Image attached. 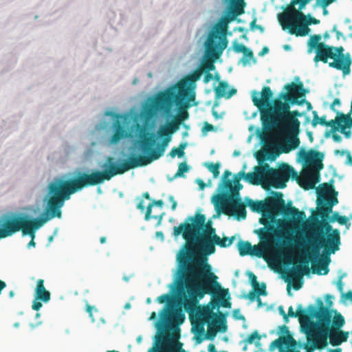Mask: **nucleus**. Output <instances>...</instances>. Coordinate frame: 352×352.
Returning a JSON list of instances; mask_svg holds the SVG:
<instances>
[{"instance_id":"nucleus-1","label":"nucleus","mask_w":352,"mask_h":352,"mask_svg":"<svg viewBox=\"0 0 352 352\" xmlns=\"http://www.w3.org/2000/svg\"><path fill=\"white\" fill-rule=\"evenodd\" d=\"M211 220L206 221L205 214L197 212L186 218L184 223L173 228V235L182 234L186 244L177 255L178 269L175 281V293L184 299L186 311L193 312L206 294L212 295L217 303L230 308L228 289L221 287L218 277L212 272L208 258L198 256L193 259V243L215 231Z\"/></svg>"},{"instance_id":"nucleus-2","label":"nucleus","mask_w":352,"mask_h":352,"mask_svg":"<svg viewBox=\"0 0 352 352\" xmlns=\"http://www.w3.org/2000/svg\"><path fill=\"white\" fill-rule=\"evenodd\" d=\"M93 186L86 172H78L68 179L56 178L47 186L44 200L46 206L39 218L30 219L24 214L10 213L0 218V239L12 236L21 231L23 236L35 237V231L54 218H61V208L71 195L85 188Z\"/></svg>"},{"instance_id":"nucleus-3","label":"nucleus","mask_w":352,"mask_h":352,"mask_svg":"<svg viewBox=\"0 0 352 352\" xmlns=\"http://www.w3.org/2000/svg\"><path fill=\"white\" fill-rule=\"evenodd\" d=\"M287 92H280L272 100L273 92L270 87L265 86L261 93L252 92V100L260 111L261 119L265 126L275 129L279 132H291L298 134L300 121L297 117L302 116L298 110L290 111V104H301L307 91L302 82H291L284 86Z\"/></svg>"},{"instance_id":"nucleus-4","label":"nucleus","mask_w":352,"mask_h":352,"mask_svg":"<svg viewBox=\"0 0 352 352\" xmlns=\"http://www.w3.org/2000/svg\"><path fill=\"white\" fill-rule=\"evenodd\" d=\"M136 128L140 131V140L138 141V144L143 155H131L119 165L113 163V158L109 157L107 158V162L110 164L109 169L104 171L94 170L91 173H87V176L93 186L102 183L104 180H110L113 176L122 175L131 169L147 166L164 155L172 135L167 124L161 126L157 131L158 136L164 139L162 144H157L156 148H153L155 143V134L146 132L145 128L139 124H136Z\"/></svg>"},{"instance_id":"nucleus-5","label":"nucleus","mask_w":352,"mask_h":352,"mask_svg":"<svg viewBox=\"0 0 352 352\" xmlns=\"http://www.w3.org/2000/svg\"><path fill=\"white\" fill-rule=\"evenodd\" d=\"M337 192L331 197H318V210L316 215L322 220L315 219L313 229V237L310 241L309 248L313 256L318 257L320 251L324 248L327 254H334L339 250L340 244V233L338 229H333L332 226L327 221L329 214L332 212V208L338 203L336 197Z\"/></svg>"},{"instance_id":"nucleus-6","label":"nucleus","mask_w":352,"mask_h":352,"mask_svg":"<svg viewBox=\"0 0 352 352\" xmlns=\"http://www.w3.org/2000/svg\"><path fill=\"white\" fill-rule=\"evenodd\" d=\"M195 100V96H186L182 90L177 93L165 89L155 96L146 107V112L149 117H152L157 112H162L168 116L175 105L177 107V114L175 118L182 123L189 118L188 109L193 105H197L196 102L191 104Z\"/></svg>"},{"instance_id":"nucleus-7","label":"nucleus","mask_w":352,"mask_h":352,"mask_svg":"<svg viewBox=\"0 0 352 352\" xmlns=\"http://www.w3.org/2000/svg\"><path fill=\"white\" fill-rule=\"evenodd\" d=\"M321 39L320 34H314L308 41L309 50L314 49L316 50L314 61L328 63L330 67L342 71L344 75L349 74L352 63L349 53L344 54V49L342 46L329 45L320 42Z\"/></svg>"},{"instance_id":"nucleus-8","label":"nucleus","mask_w":352,"mask_h":352,"mask_svg":"<svg viewBox=\"0 0 352 352\" xmlns=\"http://www.w3.org/2000/svg\"><path fill=\"white\" fill-rule=\"evenodd\" d=\"M230 3V13L231 19L217 23L210 31L206 42V55L209 58L215 60L219 58L223 50L227 47L228 39L226 34L228 23L230 20H234L237 16L245 12L244 0H228Z\"/></svg>"},{"instance_id":"nucleus-9","label":"nucleus","mask_w":352,"mask_h":352,"mask_svg":"<svg viewBox=\"0 0 352 352\" xmlns=\"http://www.w3.org/2000/svg\"><path fill=\"white\" fill-rule=\"evenodd\" d=\"M283 30L287 29L289 34L296 36H305L309 32V25L320 23V20L309 15V19L295 8H292V13H285L280 19Z\"/></svg>"},{"instance_id":"nucleus-10","label":"nucleus","mask_w":352,"mask_h":352,"mask_svg":"<svg viewBox=\"0 0 352 352\" xmlns=\"http://www.w3.org/2000/svg\"><path fill=\"white\" fill-rule=\"evenodd\" d=\"M298 157L304 162L306 166V175L311 182L307 189L313 188L314 184L319 180L320 170L324 168L322 163L324 157V153L314 149L306 151L302 148L298 152Z\"/></svg>"},{"instance_id":"nucleus-11","label":"nucleus","mask_w":352,"mask_h":352,"mask_svg":"<svg viewBox=\"0 0 352 352\" xmlns=\"http://www.w3.org/2000/svg\"><path fill=\"white\" fill-rule=\"evenodd\" d=\"M265 188L272 186L275 188H284L290 177H297V173L287 164H283L278 169L271 168L268 164L265 171Z\"/></svg>"},{"instance_id":"nucleus-12","label":"nucleus","mask_w":352,"mask_h":352,"mask_svg":"<svg viewBox=\"0 0 352 352\" xmlns=\"http://www.w3.org/2000/svg\"><path fill=\"white\" fill-rule=\"evenodd\" d=\"M215 207H220L221 212L227 215H234L238 219H245L247 216L245 205L241 197L233 198L227 193L219 195L214 201Z\"/></svg>"},{"instance_id":"nucleus-13","label":"nucleus","mask_w":352,"mask_h":352,"mask_svg":"<svg viewBox=\"0 0 352 352\" xmlns=\"http://www.w3.org/2000/svg\"><path fill=\"white\" fill-rule=\"evenodd\" d=\"M283 196L282 192H276L275 197L269 198V206L273 208V210H280L285 216H291L293 223L296 226L300 225L306 218L305 212L300 211L294 206H286Z\"/></svg>"},{"instance_id":"nucleus-14","label":"nucleus","mask_w":352,"mask_h":352,"mask_svg":"<svg viewBox=\"0 0 352 352\" xmlns=\"http://www.w3.org/2000/svg\"><path fill=\"white\" fill-rule=\"evenodd\" d=\"M193 243L194 254L195 251L199 252V256H205L214 254L215 252V245L220 247L221 245H224L221 241V238L216 234V230L210 233L208 236L199 239Z\"/></svg>"},{"instance_id":"nucleus-15","label":"nucleus","mask_w":352,"mask_h":352,"mask_svg":"<svg viewBox=\"0 0 352 352\" xmlns=\"http://www.w3.org/2000/svg\"><path fill=\"white\" fill-rule=\"evenodd\" d=\"M116 118L112 123V135L109 139L110 144H117L122 140L131 137V132L126 124L127 118L126 116L116 113Z\"/></svg>"},{"instance_id":"nucleus-16","label":"nucleus","mask_w":352,"mask_h":352,"mask_svg":"<svg viewBox=\"0 0 352 352\" xmlns=\"http://www.w3.org/2000/svg\"><path fill=\"white\" fill-rule=\"evenodd\" d=\"M201 74L202 70L201 69H198L191 74L185 77L184 80L179 81L176 85L167 88L166 89H170L177 93H179L180 90H182L186 93V96H191V95H193L195 96V92L190 87L192 85L195 84L196 81L200 79Z\"/></svg>"},{"instance_id":"nucleus-17","label":"nucleus","mask_w":352,"mask_h":352,"mask_svg":"<svg viewBox=\"0 0 352 352\" xmlns=\"http://www.w3.org/2000/svg\"><path fill=\"white\" fill-rule=\"evenodd\" d=\"M259 223L264 225V227L257 230L256 233L262 241L263 246L267 247L272 241L274 236L280 237V235L268 219L261 217L259 219Z\"/></svg>"},{"instance_id":"nucleus-18","label":"nucleus","mask_w":352,"mask_h":352,"mask_svg":"<svg viewBox=\"0 0 352 352\" xmlns=\"http://www.w3.org/2000/svg\"><path fill=\"white\" fill-rule=\"evenodd\" d=\"M283 133H285L287 136L285 140L280 141L277 144V150L278 153L274 154L272 160L276 159V157L278 155L279 153H288L292 151L295 150L300 145V140L298 138V134L292 133L291 132H282Z\"/></svg>"},{"instance_id":"nucleus-19","label":"nucleus","mask_w":352,"mask_h":352,"mask_svg":"<svg viewBox=\"0 0 352 352\" xmlns=\"http://www.w3.org/2000/svg\"><path fill=\"white\" fill-rule=\"evenodd\" d=\"M297 346L296 340L292 336H280L274 340L270 344V349L277 348L279 352H300L296 350Z\"/></svg>"},{"instance_id":"nucleus-20","label":"nucleus","mask_w":352,"mask_h":352,"mask_svg":"<svg viewBox=\"0 0 352 352\" xmlns=\"http://www.w3.org/2000/svg\"><path fill=\"white\" fill-rule=\"evenodd\" d=\"M215 324H219L218 326L213 325L212 323H208V331L203 338L197 337V342L201 343L204 339L213 340L217 332H226L227 331V324L225 318L221 315V317L214 321Z\"/></svg>"},{"instance_id":"nucleus-21","label":"nucleus","mask_w":352,"mask_h":352,"mask_svg":"<svg viewBox=\"0 0 352 352\" xmlns=\"http://www.w3.org/2000/svg\"><path fill=\"white\" fill-rule=\"evenodd\" d=\"M266 167H268V164H264L261 166H256L255 168L256 172H250L248 173H245V180L253 185L261 184L263 188L265 186V171Z\"/></svg>"},{"instance_id":"nucleus-22","label":"nucleus","mask_w":352,"mask_h":352,"mask_svg":"<svg viewBox=\"0 0 352 352\" xmlns=\"http://www.w3.org/2000/svg\"><path fill=\"white\" fill-rule=\"evenodd\" d=\"M318 304V310L312 305L309 306L308 309L310 311L311 315L315 316L320 322L329 324L332 317L331 312L328 308L324 307L322 300H319Z\"/></svg>"},{"instance_id":"nucleus-23","label":"nucleus","mask_w":352,"mask_h":352,"mask_svg":"<svg viewBox=\"0 0 352 352\" xmlns=\"http://www.w3.org/2000/svg\"><path fill=\"white\" fill-rule=\"evenodd\" d=\"M170 337L171 335L168 331H162L156 337V342L162 346H170L172 352H179L180 350H182V352H185L182 349V344L180 342H176L175 343H172Z\"/></svg>"},{"instance_id":"nucleus-24","label":"nucleus","mask_w":352,"mask_h":352,"mask_svg":"<svg viewBox=\"0 0 352 352\" xmlns=\"http://www.w3.org/2000/svg\"><path fill=\"white\" fill-rule=\"evenodd\" d=\"M228 83L226 81H220L217 87L214 88V94L216 98H225L229 99L237 92L236 89L231 88L228 91Z\"/></svg>"},{"instance_id":"nucleus-25","label":"nucleus","mask_w":352,"mask_h":352,"mask_svg":"<svg viewBox=\"0 0 352 352\" xmlns=\"http://www.w3.org/2000/svg\"><path fill=\"white\" fill-rule=\"evenodd\" d=\"M164 319L170 324H181L185 320V314L179 308L167 311Z\"/></svg>"},{"instance_id":"nucleus-26","label":"nucleus","mask_w":352,"mask_h":352,"mask_svg":"<svg viewBox=\"0 0 352 352\" xmlns=\"http://www.w3.org/2000/svg\"><path fill=\"white\" fill-rule=\"evenodd\" d=\"M50 292L47 291L44 286V280L43 279H38L35 289L36 300L47 302L50 300Z\"/></svg>"},{"instance_id":"nucleus-27","label":"nucleus","mask_w":352,"mask_h":352,"mask_svg":"<svg viewBox=\"0 0 352 352\" xmlns=\"http://www.w3.org/2000/svg\"><path fill=\"white\" fill-rule=\"evenodd\" d=\"M153 206H157L162 208L164 206V201L162 199H160V200H153L151 203H150L146 208V213H145V219L146 221H148L151 219H155L157 220V223L160 224L161 221L162 220L163 216L164 215V212H162L160 215L152 216L151 215L152 207Z\"/></svg>"},{"instance_id":"nucleus-28","label":"nucleus","mask_w":352,"mask_h":352,"mask_svg":"<svg viewBox=\"0 0 352 352\" xmlns=\"http://www.w3.org/2000/svg\"><path fill=\"white\" fill-rule=\"evenodd\" d=\"M330 331L328 327L320 328L314 335V345L316 348H322L327 344L328 333Z\"/></svg>"},{"instance_id":"nucleus-29","label":"nucleus","mask_w":352,"mask_h":352,"mask_svg":"<svg viewBox=\"0 0 352 352\" xmlns=\"http://www.w3.org/2000/svg\"><path fill=\"white\" fill-rule=\"evenodd\" d=\"M214 314L208 309L206 307H198L197 313L195 314V320L197 322H201L202 324L209 323L210 320L212 318Z\"/></svg>"},{"instance_id":"nucleus-30","label":"nucleus","mask_w":352,"mask_h":352,"mask_svg":"<svg viewBox=\"0 0 352 352\" xmlns=\"http://www.w3.org/2000/svg\"><path fill=\"white\" fill-rule=\"evenodd\" d=\"M330 344L332 346H339L346 342L349 338V333L346 331H337L329 333Z\"/></svg>"},{"instance_id":"nucleus-31","label":"nucleus","mask_w":352,"mask_h":352,"mask_svg":"<svg viewBox=\"0 0 352 352\" xmlns=\"http://www.w3.org/2000/svg\"><path fill=\"white\" fill-rule=\"evenodd\" d=\"M268 200H269V199L267 200L266 203H264L262 201H254L253 200H252L249 198H246L247 203H248L249 207L250 208V209L252 211L256 212H261L266 210L267 209H272L268 205Z\"/></svg>"},{"instance_id":"nucleus-32","label":"nucleus","mask_w":352,"mask_h":352,"mask_svg":"<svg viewBox=\"0 0 352 352\" xmlns=\"http://www.w3.org/2000/svg\"><path fill=\"white\" fill-rule=\"evenodd\" d=\"M249 278L251 282V285L254 289L256 292L258 296H266L267 295V291H266V285L264 283H262L261 285H259V283L257 281V277L253 274L252 272H250L249 274Z\"/></svg>"},{"instance_id":"nucleus-33","label":"nucleus","mask_w":352,"mask_h":352,"mask_svg":"<svg viewBox=\"0 0 352 352\" xmlns=\"http://www.w3.org/2000/svg\"><path fill=\"white\" fill-rule=\"evenodd\" d=\"M301 262L304 263L305 265H297L292 271V276L293 278L300 279L302 277L303 275H307L309 273L310 270L308 265L309 260L305 259L302 261Z\"/></svg>"},{"instance_id":"nucleus-34","label":"nucleus","mask_w":352,"mask_h":352,"mask_svg":"<svg viewBox=\"0 0 352 352\" xmlns=\"http://www.w3.org/2000/svg\"><path fill=\"white\" fill-rule=\"evenodd\" d=\"M287 317H299L300 318H307V315L306 314V311L302 308L301 305H299L297 307L296 311H294V309L292 306H290L288 309V314H287Z\"/></svg>"},{"instance_id":"nucleus-35","label":"nucleus","mask_w":352,"mask_h":352,"mask_svg":"<svg viewBox=\"0 0 352 352\" xmlns=\"http://www.w3.org/2000/svg\"><path fill=\"white\" fill-rule=\"evenodd\" d=\"M328 263L319 262L317 264H314L312 266V273L318 275H326L329 272Z\"/></svg>"},{"instance_id":"nucleus-36","label":"nucleus","mask_w":352,"mask_h":352,"mask_svg":"<svg viewBox=\"0 0 352 352\" xmlns=\"http://www.w3.org/2000/svg\"><path fill=\"white\" fill-rule=\"evenodd\" d=\"M252 245L248 241H240L238 243V250L239 254L242 256L245 255H250Z\"/></svg>"},{"instance_id":"nucleus-37","label":"nucleus","mask_w":352,"mask_h":352,"mask_svg":"<svg viewBox=\"0 0 352 352\" xmlns=\"http://www.w3.org/2000/svg\"><path fill=\"white\" fill-rule=\"evenodd\" d=\"M342 113L338 112V115L334 120H331L327 121V124L326 126H331V131L335 132L341 127L342 126Z\"/></svg>"},{"instance_id":"nucleus-38","label":"nucleus","mask_w":352,"mask_h":352,"mask_svg":"<svg viewBox=\"0 0 352 352\" xmlns=\"http://www.w3.org/2000/svg\"><path fill=\"white\" fill-rule=\"evenodd\" d=\"M187 146L186 142L181 143L178 147H173L169 153V155L174 158L176 155L181 158L184 155V149Z\"/></svg>"},{"instance_id":"nucleus-39","label":"nucleus","mask_w":352,"mask_h":352,"mask_svg":"<svg viewBox=\"0 0 352 352\" xmlns=\"http://www.w3.org/2000/svg\"><path fill=\"white\" fill-rule=\"evenodd\" d=\"M331 192H336L334 191L333 186L331 184L324 183L321 185V187L318 190V197H325L324 195L331 194Z\"/></svg>"},{"instance_id":"nucleus-40","label":"nucleus","mask_w":352,"mask_h":352,"mask_svg":"<svg viewBox=\"0 0 352 352\" xmlns=\"http://www.w3.org/2000/svg\"><path fill=\"white\" fill-rule=\"evenodd\" d=\"M312 113L313 120L311 122V125L313 127H316L318 124L322 126H327V121L326 120L325 116L319 118L318 116V113L316 111H314Z\"/></svg>"},{"instance_id":"nucleus-41","label":"nucleus","mask_w":352,"mask_h":352,"mask_svg":"<svg viewBox=\"0 0 352 352\" xmlns=\"http://www.w3.org/2000/svg\"><path fill=\"white\" fill-rule=\"evenodd\" d=\"M205 166L213 174V177L217 178L219 175L220 164L219 162L213 164L212 162H206Z\"/></svg>"},{"instance_id":"nucleus-42","label":"nucleus","mask_w":352,"mask_h":352,"mask_svg":"<svg viewBox=\"0 0 352 352\" xmlns=\"http://www.w3.org/2000/svg\"><path fill=\"white\" fill-rule=\"evenodd\" d=\"M189 170V166L186 162H182L179 164V167L177 173L174 175V178L183 177L184 173H187Z\"/></svg>"},{"instance_id":"nucleus-43","label":"nucleus","mask_w":352,"mask_h":352,"mask_svg":"<svg viewBox=\"0 0 352 352\" xmlns=\"http://www.w3.org/2000/svg\"><path fill=\"white\" fill-rule=\"evenodd\" d=\"M342 126L349 129L352 128V118L350 114H344L342 113Z\"/></svg>"},{"instance_id":"nucleus-44","label":"nucleus","mask_w":352,"mask_h":352,"mask_svg":"<svg viewBox=\"0 0 352 352\" xmlns=\"http://www.w3.org/2000/svg\"><path fill=\"white\" fill-rule=\"evenodd\" d=\"M348 217L346 216H340L338 212H334L333 214V219H330V221H337L340 225H347Z\"/></svg>"},{"instance_id":"nucleus-45","label":"nucleus","mask_w":352,"mask_h":352,"mask_svg":"<svg viewBox=\"0 0 352 352\" xmlns=\"http://www.w3.org/2000/svg\"><path fill=\"white\" fill-rule=\"evenodd\" d=\"M344 324V318L340 314H336L333 319V325L338 329H340Z\"/></svg>"},{"instance_id":"nucleus-46","label":"nucleus","mask_w":352,"mask_h":352,"mask_svg":"<svg viewBox=\"0 0 352 352\" xmlns=\"http://www.w3.org/2000/svg\"><path fill=\"white\" fill-rule=\"evenodd\" d=\"M182 124L181 122H179L178 120H177L175 117L172 121L167 123V125L171 131L172 134L176 132L179 128L180 124Z\"/></svg>"},{"instance_id":"nucleus-47","label":"nucleus","mask_w":352,"mask_h":352,"mask_svg":"<svg viewBox=\"0 0 352 352\" xmlns=\"http://www.w3.org/2000/svg\"><path fill=\"white\" fill-rule=\"evenodd\" d=\"M234 186L232 189L230 195L227 194V196H232L233 198L240 197L239 190L243 188V185L239 183H234Z\"/></svg>"},{"instance_id":"nucleus-48","label":"nucleus","mask_w":352,"mask_h":352,"mask_svg":"<svg viewBox=\"0 0 352 352\" xmlns=\"http://www.w3.org/2000/svg\"><path fill=\"white\" fill-rule=\"evenodd\" d=\"M261 338V336L258 334L257 331H254L252 333L249 335L248 338L245 339V342L249 344H252L255 340L259 341Z\"/></svg>"},{"instance_id":"nucleus-49","label":"nucleus","mask_w":352,"mask_h":352,"mask_svg":"<svg viewBox=\"0 0 352 352\" xmlns=\"http://www.w3.org/2000/svg\"><path fill=\"white\" fill-rule=\"evenodd\" d=\"M191 322L192 324L195 325V331L197 334L205 335L204 324H202L201 322L194 321L192 318Z\"/></svg>"},{"instance_id":"nucleus-50","label":"nucleus","mask_w":352,"mask_h":352,"mask_svg":"<svg viewBox=\"0 0 352 352\" xmlns=\"http://www.w3.org/2000/svg\"><path fill=\"white\" fill-rule=\"evenodd\" d=\"M233 50L236 53H243L244 51H247V47L242 43H239L237 41H234L233 43Z\"/></svg>"},{"instance_id":"nucleus-51","label":"nucleus","mask_w":352,"mask_h":352,"mask_svg":"<svg viewBox=\"0 0 352 352\" xmlns=\"http://www.w3.org/2000/svg\"><path fill=\"white\" fill-rule=\"evenodd\" d=\"M263 254V250L262 248L258 245H254L251 250L250 256H256L258 257H261Z\"/></svg>"},{"instance_id":"nucleus-52","label":"nucleus","mask_w":352,"mask_h":352,"mask_svg":"<svg viewBox=\"0 0 352 352\" xmlns=\"http://www.w3.org/2000/svg\"><path fill=\"white\" fill-rule=\"evenodd\" d=\"M234 239V236H232L230 238L224 236L223 239H221V241L224 243V245H221L220 247L226 248L230 246L233 243Z\"/></svg>"},{"instance_id":"nucleus-53","label":"nucleus","mask_w":352,"mask_h":352,"mask_svg":"<svg viewBox=\"0 0 352 352\" xmlns=\"http://www.w3.org/2000/svg\"><path fill=\"white\" fill-rule=\"evenodd\" d=\"M233 181L227 179H222V185L224 188H226L228 190L230 191V193H232V189L233 188Z\"/></svg>"},{"instance_id":"nucleus-54","label":"nucleus","mask_w":352,"mask_h":352,"mask_svg":"<svg viewBox=\"0 0 352 352\" xmlns=\"http://www.w3.org/2000/svg\"><path fill=\"white\" fill-rule=\"evenodd\" d=\"M203 68L206 72H210L214 70L215 69V66L212 60H208L203 64Z\"/></svg>"},{"instance_id":"nucleus-55","label":"nucleus","mask_w":352,"mask_h":352,"mask_svg":"<svg viewBox=\"0 0 352 352\" xmlns=\"http://www.w3.org/2000/svg\"><path fill=\"white\" fill-rule=\"evenodd\" d=\"M171 299V296L169 294H164L157 297V301L160 304L166 302H169Z\"/></svg>"},{"instance_id":"nucleus-56","label":"nucleus","mask_w":352,"mask_h":352,"mask_svg":"<svg viewBox=\"0 0 352 352\" xmlns=\"http://www.w3.org/2000/svg\"><path fill=\"white\" fill-rule=\"evenodd\" d=\"M243 178L245 179V170H242L239 172L237 174L234 175L233 183H239L240 180Z\"/></svg>"},{"instance_id":"nucleus-57","label":"nucleus","mask_w":352,"mask_h":352,"mask_svg":"<svg viewBox=\"0 0 352 352\" xmlns=\"http://www.w3.org/2000/svg\"><path fill=\"white\" fill-rule=\"evenodd\" d=\"M311 0H294L292 1L293 4H299V11L305 8V6Z\"/></svg>"},{"instance_id":"nucleus-58","label":"nucleus","mask_w":352,"mask_h":352,"mask_svg":"<svg viewBox=\"0 0 352 352\" xmlns=\"http://www.w3.org/2000/svg\"><path fill=\"white\" fill-rule=\"evenodd\" d=\"M347 129V128L342 126L340 128V133H342L346 138H350L351 136V132L350 130Z\"/></svg>"},{"instance_id":"nucleus-59","label":"nucleus","mask_w":352,"mask_h":352,"mask_svg":"<svg viewBox=\"0 0 352 352\" xmlns=\"http://www.w3.org/2000/svg\"><path fill=\"white\" fill-rule=\"evenodd\" d=\"M279 329H280V333L283 335V336H292L290 334L288 327L286 325H282L279 327Z\"/></svg>"},{"instance_id":"nucleus-60","label":"nucleus","mask_w":352,"mask_h":352,"mask_svg":"<svg viewBox=\"0 0 352 352\" xmlns=\"http://www.w3.org/2000/svg\"><path fill=\"white\" fill-rule=\"evenodd\" d=\"M233 316L234 317L235 319L236 320H245V318L244 317V316H243L241 313H240V310L239 309H234L233 311Z\"/></svg>"},{"instance_id":"nucleus-61","label":"nucleus","mask_w":352,"mask_h":352,"mask_svg":"<svg viewBox=\"0 0 352 352\" xmlns=\"http://www.w3.org/2000/svg\"><path fill=\"white\" fill-rule=\"evenodd\" d=\"M38 300H36L35 298L34 300L33 301L32 307L35 311H38L43 306L42 302Z\"/></svg>"},{"instance_id":"nucleus-62","label":"nucleus","mask_w":352,"mask_h":352,"mask_svg":"<svg viewBox=\"0 0 352 352\" xmlns=\"http://www.w3.org/2000/svg\"><path fill=\"white\" fill-rule=\"evenodd\" d=\"M244 57L247 58L245 62L248 61L250 59L252 58L254 56V54L252 50L247 47V51H244L243 52Z\"/></svg>"},{"instance_id":"nucleus-63","label":"nucleus","mask_w":352,"mask_h":352,"mask_svg":"<svg viewBox=\"0 0 352 352\" xmlns=\"http://www.w3.org/2000/svg\"><path fill=\"white\" fill-rule=\"evenodd\" d=\"M342 300H349L352 302V291H349L346 293H343L342 294Z\"/></svg>"},{"instance_id":"nucleus-64","label":"nucleus","mask_w":352,"mask_h":352,"mask_svg":"<svg viewBox=\"0 0 352 352\" xmlns=\"http://www.w3.org/2000/svg\"><path fill=\"white\" fill-rule=\"evenodd\" d=\"M214 126L211 124H209L208 122H205L204 126H203V129H202V131L204 132H208V131H212L214 130Z\"/></svg>"}]
</instances>
